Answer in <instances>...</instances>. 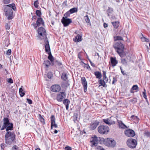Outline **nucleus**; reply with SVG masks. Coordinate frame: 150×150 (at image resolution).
<instances>
[{"label": "nucleus", "mask_w": 150, "mask_h": 150, "mask_svg": "<svg viewBox=\"0 0 150 150\" xmlns=\"http://www.w3.org/2000/svg\"><path fill=\"white\" fill-rule=\"evenodd\" d=\"M12 10L14 11L16 10L14 4L7 5L4 8V11L5 15L8 16V20L12 19L13 18Z\"/></svg>", "instance_id": "nucleus-1"}, {"label": "nucleus", "mask_w": 150, "mask_h": 150, "mask_svg": "<svg viewBox=\"0 0 150 150\" xmlns=\"http://www.w3.org/2000/svg\"><path fill=\"white\" fill-rule=\"evenodd\" d=\"M3 125L1 127H0L1 130H3L6 128V131L13 129V125L12 123L10 122L8 118L4 117L3 119Z\"/></svg>", "instance_id": "nucleus-2"}, {"label": "nucleus", "mask_w": 150, "mask_h": 150, "mask_svg": "<svg viewBox=\"0 0 150 150\" xmlns=\"http://www.w3.org/2000/svg\"><path fill=\"white\" fill-rule=\"evenodd\" d=\"M113 47L121 57L123 56L124 51V46L121 42H116L113 45Z\"/></svg>", "instance_id": "nucleus-3"}, {"label": "nucleus", "mask_w": 150, "mask_h": 150, "mask_svg": "<svg viewBox=\"0 0 150 150\" xmlns=\"http://www.w3.org/2000/svg\"><path fill=\"white\" fill-rule=\"evenodd\" d=\"M6 142L10 144L15 139V134L14 132H8L5 135Z\"/></svg>", "instance_id": "nucleus-4"}, {"label": "nucleus", "mask_w": 150, "mask_h": 150, "mask_svg": "<svg viewBox=\"0 0 150 150\" xmlns=\"http://www.w3.org/2000/svg\"><path fill=\"white\" fill-rule=\"evenodd\" d=\"M109 128L106 125H101L98 128V132L101 134H107L109 131Z\"/></svg>", "instance_id": "nucleus-5"}, {"label": "nucleus", "mask_w": 150, "mask_h": 150, "mask_svg": "<svg viewBox=\"0 0 150 150\" xmlns=\"http://www.w3.org/2000/svg\"><path fill=\"white\" fill-rule=\"evenodd\" d=\"M117 119L115 117L111 116L107 119H103V121L107 125H111L115 124V121Z\"/></svg>", "instance_id": "nucleus-6"}, {"label": "nucleus", "mask_w": 150, "mask_h": 150, "mask_svg": "<svg viewBox=\"0 0 150 150\" xmlns=\"http://www.w3.org/2000/svg\"><path fill=\"white\" fill-rule=\"evenodd\" d=\"M38 32L41 39L47 38L46 30L44 28L42 27L39 28Z\"/></svg>", "instance_id": "nucleus-7"}, {"label": "nucleus", "mask_w": 150, "mask_h": 150, "mask_svg": "<svg viewBox=\"0 0 150 150\" xmlns=\"http://www.w3.org/2000/svg\"><path fill=\"white\" fill-rule=\"evenodd\" d=\"M105 144L107 146L114 147L115 146L116 143L115 141L112 139L107 138L104 140Z\"/></svg>", "instance_id": "nucleus-8"}, {"label": "nucleus", "mask_w": 150, "mask_h": 150, "mask_svg": "<svg viewBox=\"0 0 150 150\" xmlns=\"http://www.w3.org/2000/svg\"><path fill=\"white\" fill-rule=\"evenodd\" d=\"M127 146L131 148H135L137 144L136 140L133 139H129L127 142Z\"/></svg>", "instance_id": "nucleus-9"}, {"label": "nucleus", "mask_w": 150, "mask_h": 150, "mask_svg": "<svg viewBox=\"0 0 150 150\" xmlns=\"http://www.w3.org/2000/svg\"><path fill=\"white\" fill-rule=\"evenodd\" d=\"M66 94L64 92H61L58 93L57 95L56 99L59 102H61L65 98Z\"/></svg>", "instance_id": "nucleus-10"}, {"label": "nucleus", "mask_w": 150, "mask_h": 150, "mask_svg": "<svg viewBox=\"0 0 150 150\" xmlns=\"http://www.w3.org/2000/svg\"><path fill=\"white\" fill-rule=\"evenodd\" d=\"M61 22L63 24L64 26L66 27L68 26L72 22V21L71 19L65 18L63 17L61 20Z\"/></svg>", "instance_id": "nucleus-11"}, {"label": "nucleus", "mask_w": 150, "mask_h": 150, "mask_svg": "<svg viewBox=\"0 0 150 150\" xmlns=\"http://www.w3.org/2000/svg\"><path fill=\"white\" fill-rule=\"evenodd\" d=\"M61 89V88L59 85H54L51 87V91L54 92H59Z\"/></svg>", "instance_id": "nucleus-12"}, {"label": "nucleus", "mask_w": 150, "mask_h": 150, "mask_svg": "<svg viewBox=\"0 0 150 150\" xmlns=\"http://www.w3.org/2000/svg\"><path fill=\"white\" fill-rule=\"evenodd\" d=\"M125 133L126 136L129 137H132L135 135L134 131L130 129L125 130Z\"/></svg>", "instance_id": "nucleus-13"}, {"label": "nucleus", "mask_w": 150, "mask_h": 150, "mask_svg": "<svg viewBox=\"0 0 150 150\" xmlns=\"http://www.w3.org/2000/svg\"><path fill=\"white\" fill-rule=\"evenodd\" d=\"M44 45L46 52L48 53L49 52H51L49 42L47 38L44 39Z\"/></svg>", "instance_id": "nucleus-14"}, {"label": "nucleus", "mask_w": 150, "mask_h": 150, "mask_svg": "<svg viewBox=\"0 0 150 150\" xmlns=\"http://www.w3.org/2000/svg\"><path fill=\"white\" fill-rule=\"evenodd\" d=\"M81 83L83 87L84 91L85 93L87 91V82L86 81V78L84 77H82L81 78Z\"/></svg>", "instance_id": "nucleus-15"}, {"label": "nucleus", "mask_w": 150, "mask_h": 150, "mask_svg": "<svg viewBox=\"0 0 150 150\" xmlns=\"http://www.w3.org/2000/svg\"><path fill=\"white\" fill-rule=\"evenodd\" d=\"M91 146H96L98 143V140L97 137L96 136L92 137V140L90 141Z\"/></svg>", "instance_id": "nucleus-16"}, {"label": "nucleus", "mask_w": 150, "mask_h": 150, "mask_svg": "<svg viewBox=\"0 0 150 150\" xmlns=\"http://www.w3.org/2000/svg\"><path fill=\"white\" fill-rule=\"evenodd\" d=\"M99 122L97 120L91 122L89 126L90 129L93 130L95 129L99 125Z\"/></svg>", "instance_id": "nucleus-17"}, {"label": "nucleus", "mask_w": 150, "mask_h": 150, "mask_svg": "<svg viewBox=\"0 0 150 150\" xmlns=\"http://www.w3.org/2000/svg\"><path fill=\"white\" fill-rule=\"evenodd\" d=\"M110 62L112 67L116 66L118 63V61L116 59V57H111L110 58Z\"/></svg>", "instance_id": "nucleus-18"}, {"label": "nucleus", "mask_w": 150, "mask_h": 150, "mask_svg": "<svg viewBox=\"0 0 150 150\" xmlns=\"http://www.w3.org/2000/svg\"><path fill=\"white\" fill-rule=\"evenodd\" d=\"M63 104L65 105L66 108L68 110L69 109V105L70 103V100L68 99H65L63 100Z\"/></svg>", "instance_id": "nucleus-19"}, {"label": "nucleus", "mask_w": 150, "mask_h": 150, "mask_svg": "<svg viewBox=\"0 0 150 150\" xmlns=\"http://www.w3.org/2000/svg\"><path fill=\"white\" fill-rule=\"evenodd\" d=\"M36 23H37L39 26L41 25H44V21L42 18L40 17H39L38 18Z\"/></svg>", "instance_id": "nucleus-20"}, {"label": "nucleus", "mask_w": 150, "mask_h": 150, "mask_svg": "<svg viewBox=\"0 0 150 150\" xmlns=\"http://www.w3.org/2000/svg\"><path fill=\"white\" fill-rule=\"evenodd\" d=\"M118 125L119 127L121 128L125 129L127 127L121 121L117 120Z\"/></svg>", "instance_id": "nucleus-21"}, {"label": "nucleus", "mask_w": 150, "mask_h": 150, "mask_svg": "<svg viewBox=\"0 0 150 150\" xmlns=\"http://www.w3.org/2000/svg\"><path fill=\"white\" fill-rule=\"evenodd\" d=\"M138 89L139 88L138 86L136 85H134L131 89L130 92L132 93H133L134 92V90H136V91L137 92L138 91Z\"/></svg>", "instance_id": "nucleus-22"}, {"label": "nucleus", "mask_w": 150, "mask_h": 150, "mask_svg": "<svg viewBox=\"0 0 150 150\" xmlns=\"http://www.w3.org/2000/svg\"><path fill=\"white\" fill-rule=\"evenodd\" d=\"M52 65H54L56 67L62 65L61 63L57 60H55L53 62H52Z\"/></svg>", "instance_id": "nucleus-23"}, {"label": "nucleus", "mask_w": 150, "mask_h": 150, "mask_svg": "<svg viewBox=\"0 0 150 150\" xmlns=\"http://www.w3.org/2000/svg\"><path fill=\"white\" fill-rule=\"evenodd\" d=\"M98 83L100 84L99 86H102L103 87H105L106 86L105 83L106 82L102 79H100L98 81Z\"/></svg>", "instance_id": "nucleus-24"}, {"label": "nucleus", "mask_w": 150, "mask_h": 150, "mask_svg": "<svg viewBox=\"0 0 150 150\" xmlns=\"http://www.w3.org/2000/svg\"><path fill=\"white\" fill-rule=\"evenodd\" d=\"M112 24L115 28L117 29L119 26L120 22L119 21H115L112 22Z\"/></svg>", "instance_id": "nucleus-25"}, {"label": "nucleus", "mask_w": 150, "mask_h": 150, "mask_svg": "<svg viewBox=\"0 0 150 150\" xmlns=\"http://www.w3.org/2000/svg\"><path fill=\"white\" fill-rule=\"evenodd\" d=\"M103 80L107 83L108 81V79L106 76V72L104 71H103Z\"/></svg>", "instance_id": "nucleus-26"}, {"label": "nucleus", "mask_w": 150, "mask_h": 150, "mask_svg": "<svg viewBox=\"0 0 150 150\" xmlns=\"http://www.w3.org/2000/svg\"><path fill=\"white\" fill-rule=\"evenodd\" d=\"M74 41L75 42H79L82 40L81 36L79 34L75 37V38L74 39Z\"/></svg>", "instance_id": "nucleus-27"}, {"label": "nucleus", "mask_w": 150, "mask_h": 150, "mask_svg": "<svg viewBox=\"0 0 150 150\" xmlns=\"http://www.w3.org/2000/svg\"><path fill=\"white\" fill-rule=\"evenodd\" d=\"M49 56L48 57V59H49L51 62V64H52V62H53L54 61V58L52 55L51 53V52H49L48 53Z\"/></svg>", "instance_id": "nucleus-28"}, {"label": "nucleus", "mask_w": 150, "mask_h": 150, "mask_svg": "<svg viewBox=\"0 0 150 150\" xmlns=\"http://www.w3.org/2000/svg\"><path fill=\"white\" fill-rule=\"evenodd\" d=\"M94 74L97 78L100 79L102 77V74L101 72L99 71H96L94 73Z\"/></svg>", "instance_id": "nucleus-29"}, {"label": "nucleus", "mask_w": 150, "mask_h": 150, "mask_svg": "<svg viewBox=\"0 0 150 150\" xmlns=\"http://www.w3.org/2000/svg\"><path fill=\"white\" fill-rule=\"evenodd\" d=\"M43 64L47 68L48 67L50 66L51 64L50 62L48 60H46L44 61V63Z\"/></svg>", "instance_id": "nucleus-30"}, {"label": "nucleus", "mask_w": 150, "mask_h": 150, "mask_svg": "<svg viewBox=\"0 0 150 150\" xmlns=\"http://www.w3.org/2000/svg\"><path fill=\"white\" fill-rule=\"evenodd\" d=\"M61 78L64 81H66L68 79L67 74L66 73L64 72L62 74Z\"/></svg>", "instance_id": "nucleus-31"}, {"label": "nucleus", "mask_w": 150, "mask_h": 150, "mask_svg": "<svg viewBox=\"0 0 150 150\" xmlns=\"http://www.w3.org/2000/svg\"><path fill=\"white\" fill-rule=\"evenodd\" d=\"M130 118L132 120H135L136 122H138L139 119L137 116H135L134 115H132L131 117Z\"/></svg>", "instance_id": "nucleus-32"}, {"label": "nucleus", "mask_w": 150, "mask_h": 150, "mask_svg": "<svg viewBox=\"0 0 150 150\" xmlns=\"http://www.w3.org/2000/svg\"><path fill=\"white\" fill-rule=\"evenodd\" d=\"M114 39L115 41L123 40V38L122 37L120 36L115 37H114Z\"/></svg>", "instance_id": "nucleus-33"}, {"label": "nucleus", "mask_w": 150, "mask_h": 150, "mask_svg": "<svg viewBox=\"0 0 150 150\" xmlns=\"http://www.w3.org/2000/svg\"><path fill=\"white\" fill-rule=\"evenodd\" d=\"M51 125H53V123H55V118L54 117V115H52L51 116Z\"/></svg>", "instance_id": "nucleus-34"}, {"label": "nucleus", "mask_w": 150, "mask_h": 150, "mask_svg": "<svg viewBox=\"0 0 150 150\" xmlns=\"http://www.w3.org/2000/svg\"><path fill=\"white\" fill-rule=\"evenodd\" d=\"M78 11L77 8H73L69 10V11L71 13H73L76 12Z\"/></svg>", "instance_id": "nucleus-35"}, {"label": "nucleus", "mask_w": 150, "mask_h": 150, "mask_svg": "<svg viewBox=\"0 0 150 150\" xmlns=\"http://www.w3.org/2000/svg\"><path fill=\"white\" fill-rule=\"evenodd\" d=\"M84 18L85 21L87 23H90L91 25L90 21L88 15H86L84 17Z\"/></svg>", "instance_id": "nucleus-36"}, {"label": "nucleus", "mask_w": 150, "mask_h": 150, "mask_svg": "<svg viewBox=\"0 0 150 150\" xmlns=\"http://www.w3.org/2000/svg\"><path fill=\"white\" fill-rule=\"evenodd\" d=\"M141 39L142 42H149V40L148 38H146L143 36L141 38Z\"/></svg>", "instance_id": "nucleus-37"}, {"label": "nucleus", "mask_w": 150, "mask_h": 150, "mask_svg": "<svg viewBox=\"0 0 150 150\" xmlns=\"http://www.w3.org/2000/svg\"><path fill=\"white\" fill-rule=\"evenodd\" d=\"M39 119L40 121L43 124H45V122L44 119L42 117L41 115L40 114L39 115Z\"/></svg>", "instance_id": "nucleus-38"}, {"label": "nucleus", "mask_w": 150, "mask_h": 150, "mask_svg": "<svg viewBox=\"0 0 150 150\" xmlns=\"http://www.w3.org/2000/svg\"><path fill=\"white\" fill-rule=\"evenodd\" d=\"M23 89L22 88H20L19 90V93L20 94V96L22 97L25 95V93L23 92Z\"/></svg>", "instance_id": "nucleus-39"}, {"label": "nucleus", "mask_w": 150, "mask_h": 150, "mask_svg": "<svg viewBox=\"0 0 150 150\" xmlns=\"http://www.w3.org/2000/svg\"><path fill=\"white\" fill-rule=\"evenodd\" d=\"M129 101L132 103H135L137 102V99L136 98H133L131 99Z\"/></svg>", "instance_id": "nucleus-40"}, {"label": "nucleus", "mask_w": 150, "mask_h": 150, "mask_svg": "<svg viewBox=\"0 0 150 150\" xmlns=\"http://www.w3.org/2000/svg\"><path fill=\"white\" fill-rule=\"evenodd\" d=\"M121 63L124 65H127V61L125 59H121Z\"/></svg>", "instance_id": "nucleus-41"}, {"label": "nucleus", "mask_w": 150, "mask_h": 150, "mask_svg": "<svg viewBox=\"0 0 150 150\" xmlns=\"http://www.w3.org/2000/svg\"><path fill=\"white\" fill-rule=\"evenodd\" d=\"M71 14V13L69 11H68L64 14V18H67L68 17H69L70 16Z\"/></svg>", "instance_id": "nucleus-42"}, {"label": "nucleus", "mask_w": 150, "mask_h": 150, "mask_svg": "<svg viewBox=\"0 0 150 150\" xmlns=\"http://www.w3.org/2000/svg\"><path fill=\"white\" fill-rule=\"evenodd\" d=\"M35 13L37 16L39 17L41 16L42 14L41 11L39 10H37L36 11Z\"/></svg>", "instance_id": "nucleus-43"}, {"label": "nucleus", "mask_w": 150, "mask_h": 150, "mask_svg": "<svg viewBox=\"0 0 150 150\" xmlns=\"http://www.w3.org/2000/svg\"><path fill=\"white\" fill-rule=\"evenodd\" d=\"M113 11V9L112 8H110V7L108 8V11H107V12L108 13V16H109V13H112Z\"/></svg>", "instance_id": "nucleus-44"}, {"label": "nucleus", "mask_w": 150, "mask_h": 150, "mask_svg": "<svg viewBox=\"0 0 150 150\" xmlns=\"http://www.w3.org/2000/svg\"><path fill=\"white\" fill-rule=\"evenodd\" d=\"M144 136H146L147 137H150V132H149L145 131L144 133Z\"/></svg>", "instance_id": "nucleus-45"}, {"label": "nucleus", "mask_w": 150, "mask_h": 150, "mask_svg": "<svg viewBox=\"0 0 150 150\" xmlns=\"http://www.w3.org/2000/svg\"><path fill=\"white\" fill-rule=\"evenodd\" d=\"M53 76L52 73L51 72H49L47 74V77L49 79H51Z\"/></svg>", "instance_id": "nucleus-46"}, {"label": "nucleus", "mask_w": 150, "mask_h": 150, "mask_svg": "<svg viewBox=\"0 0 150 150\" xmlns=\"http://www.w3.org/2000/svg\"><path fill=\"white\" fill-rule=\"evenodd\" d=\"M39 2L38 0L35 1L34 3V5L35 8H38V6Z\"/></svg>", "instance_id": "nucleus-47"}, {"label": "nucleus", "mask_w": 150, "mask_h": 150, "mask_svg": "<svg viewBox=\"0 0 150 150\" xmlns=\"http://www.w3.org/2000/svg\"><path fill=\"white\" fill-rule=\"evenodd\" d=\"M143 96L144 98L146 100H147V96L146 94V91L145 89H144V91L142 93Z\"/></svg>", "instance_id": "nucleus-48"}, {"label": "nucleus", "mask_w": 150, "mask_h": 150, "mask_svg": "<svg viewBox=\"0 0 150 150\" xmlns=\"http://www.w3.org/2000/svg\"><path fill=\"white\" fill-rule=\"evenodd\" d=\"M96 149L97 150H105L102 147L100 146H97L96 148Z\"/></svg>", "instance_id": "nucleus-49"}, {"label": "nucleus", "mask_w": 150, "mask_h": 150, "mask_svg": "<svg viewBox=\"0 0 150 150\" xmlns=\"http://www.w3.org/2000/svg\"><path fill=\"white\" fill-rule=\"evenodd\" d=\"M11 49H8L6 51V54L7 55H10L11 54Z\"/></svg>", "instance_id": "nucleus-50"}, {"label": "nucleus", "mask_w": 150, "mask_h": 150, "mask_svg": "<svg viewBox=\"0 0 150 150\" xmlns=\"http://www.w3.org/2000/svg\"><path fill=\"white\" fill-rule=\"evenodd\" d=\"M31 25H33L35 28H36L38 26H39L37 23H36L32 24Z\"/></svg>", "instance_id": "nucleus-51"}, {"label": "nucleus", "mask_w": 150, "mask_h": 150, "mask_svg": "<svg viewBox=\"0 0 150 150\" xmlns=\"http://www.w3.org/2000/svg\"><path fill=\"white\" fill-rule=\"evenodd\" d=\"M10 25L8 23H7L5 26V28L6 30H9L10 29Z\"/></svg>", "instance_id": "nucleus-52"}, {"label": "nucleus", "mask_w": 150, "mask_h": 150, "mask_svg": "<svg viewBox=\"0 0 150 150\" xmlns=\"http://www.w3.org/2000/svg\"><path fill=\"white\" fill-rule=\"evenodd\" d=\"M10 0H3V2L5 4H7L10 3Z\"/></svg>", "instance_id": "nucleus-53"}, {"label": "nucleus", "mask_w": 150, "mask_h": 150, "mask_svg": "<svg viewBox=\"0 0 150 150\" xmlns=\"http://www.w3.org/2000/svg\"><path fill=\"white\" fill-rule=\"evenodd\" d=\"M12 150H18V147L16 145H14L12 148Z\"/></svg>", "instance_id": "nucleus-54"}, {"label": "nucleus", "mask_w": 150, "mask_h": 150, "mask_svg": "<svg viewBox=\"0 0 150 150\" xmlns=\"http://www.w3.org/2000/svg\"><path fill=\"white\" fill-rule=\"evenodd\" d=\"M7 81L8 83H13V81L12 79L10 78L9 79H8L7 80Z\"/></svg>", "instance_id": "nucleus-55"}, {"label": "nucleus", "mask_w": 150, "mask_h": 150, "mask_svg": "<svg viewBox=\"0 0 150 150\" xmlns=\"http://www.w3.org/2000/svg\"><path fill=\"white\" fill-rule=\"evenodd\" d=\"M52 125H52H51V129H52L53 127H54L55 128H57V127H58L57 125V124H56L55 123H53V125Z\"/></svg>", "instance_id": "nucleus-56"}, {"label": "nucleus", "mask_w": 150, "mask_h": 150, "mask_svg": "<svg viewBox=\"0 0 150 150\" xmlns=\"http://www.w3.org/2000/svg\"><path fill=\"white\" fill-rule=\"evenodd\" d=\"M27 101L28 103L30 104H32V100L29 99L27 98Z\"/></svg>", "instance_id": "nucleus-57"}, {"label": "nucleus", "mask_w": 150, "mask_h": 150, "mask_svg": "<svg viewBox=\"0 0 150 150\" xmlns=\"http://www.w3.org/2000/svg\"><path fill=\"white\" fill-rule=\"evenodd\" d=\"M117 81V78L114 77L113 78V80L112 82V84H114Z\"/></svg>", "instance_id": "nucleus-58"}, {"label": "nucleus", "mask_w": 150, "mask_h": 150, "mask_svg": "<svg viewBox=\"0 0 150 150\" xmlns=\"http://www.w3.org/2000/svg\"><path fill=\"white\" fill-rule=\"evenodd\" d=\"M83 64H84V67L88 69L90 68V66L88 64H85L84 63H83Z\"/></svg>", "instance_id": "nucleus-59"}, {"label": "nucleus", "mask_w": 150, "mask_h": 150, "mask_svg": "<svg viewBox=\"0 0 150 150\" xmlns=\"http://www.w3.org/2000/svg\"><path fill=\"white\" fill-rule=\"evenodd\" d=\"M120 69L121 70V72L122 74L123 75H125L126 74L125 73V71L123 70L122 69L121 67H120Z\"/></svg>", "instance_id": "nucleus-60"}, {"label": "nucleus", "mask_w": 150, "mask_h": 150, "mask_svg": "<svg viewBox=\"0 0 150 150\" xmlns=\"http://www.w3.org/2000/svg\"><path fill=\"white\" fill-rule=\"evenodd\" d=\"M65 150H71V147L69 146L65 147Z\"/></svg>", "instance_id": "nucleus-61"}, {"label": "nucleus", "mask_w": 150, "mask_h": 150, "mask_svg": "<svg viewBox=\"0 0 150 150\" xmlns=\"http://www.w3.org/2000/svg\"><path fill=\"white\" fill-rule=\"evenodd\" d=\"M104 27L105 28H106L108 26V24L106 23H104L103 24Z\"/></svg>", "instance_id": "nucleus-62"}, {"label": "nucleus", "mask_w": 150, "mask_h": 150, "mask_svg": "<svg viewBox=\"0 0 150 150\" xmlns=\"http://www.w3.org/2000/svg\"><path fill=\"white\" fill-rule=\"evenodd\" d=\"M32 18L34 19H36L37 18V16H33Z\"/></svg>", "instance_id": "nucleus-63"}, {"label": "nucleus", "mask_w": 150, "mask_h": 150, "mask_svg": "<svg viewBox=\"0 0 150 150\" xmlns=\"http://www.w3.org/2000/svg\"><path fill=\"white\" fill-rule=\"evenodd\" d=\"M91 65L93 67H94L95 66V64H94V63H91Z\"/></svg>", "instance_id": "nucleus-64"}]
</instances>
